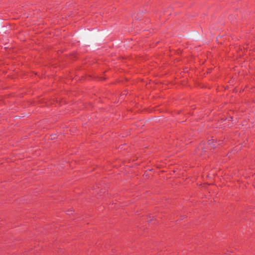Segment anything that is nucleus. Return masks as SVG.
<instances>
[{"label":"nucleus","instance_id":"nucleus-1","mask_svg":"<svg viewBox=\"0 0 255 255\" xmlns=\"http://www.w3.org/2000/svg\"><path fill=\"white\" fill-rule=\"evenodd\" d=\"M214 141L213 140H208L207 142H202L197 148V152L202 154L201 152H206L208 150H211L215 147Z\"/></svg>","mask_w":255,"mask_h":255},{"label":"nucleus","instance_id":"nucleus-2","mask_svg":"<svg viewBox=\"0 0 255 255\" xmlns=\"http://www.w3.org/2000/svg\"><path fill=\"white\" fill-rule=\"evenodd\" d=\"M57 135L56 134L51 135V139H54L56 138Z\"/></svg>","mask_w":255,"mask_h":255}]
</instances>
